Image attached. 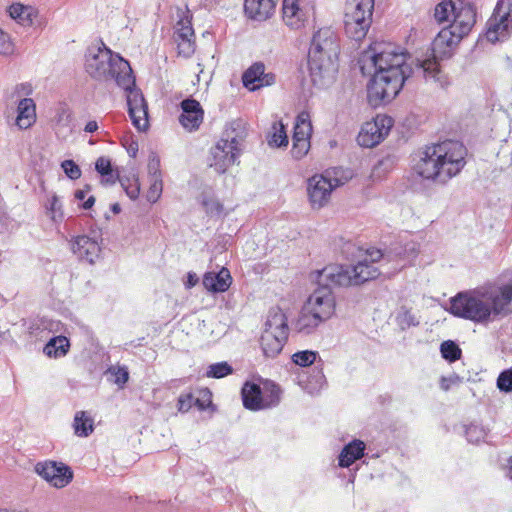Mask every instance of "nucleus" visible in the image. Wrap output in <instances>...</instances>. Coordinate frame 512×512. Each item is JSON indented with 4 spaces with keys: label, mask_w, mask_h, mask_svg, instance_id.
Here are the masks:
<instances>
[{
    "label": "nucleus",
    "mask_w": 512,
    "mask_h": 512,
    "mask_svg": "<svg viewBox=\"0 0 512 512\" xmlns=\"http://www.w3.org/2000/svg\"><path fill=\"white\" fill-rule=\"evenodd\" d=\"M408 55L391 44L374 43L362 53L359 60L363 75H371L367 84V98L371 106L390 103L412 75L422 77L443 87L444 76L432 60L407 63Z\"/></svg>",
    "instance_id": "nucleus-1"
},
{
    "label": "nucleus",
    "mask_w": 512,
    "mask_h": 512,
    "mask_svg": "<svg viewBox=\"0 0 512 512\" xmlns=\"http://www.w3.org/2000/svg\"><path fill=\"white\" fill-rule=\"evenodd\" d=\"M382 258L380 250H369L367 256L356 265H329L315 271L318 287L304 305L327 321L334 314L336 306L332 286L360 285L377 278L381 272L375 262Z\"/></svg>",
    "instance_id": "nucleus-2"
},
{
    "label": "nucleus",
    "mask_w": 512,
    "mask_h": 512,
    "mask_svg": "<svg viewBox=\"0 0 512 512\" xmlns=\"http://www.w3.org/2000/svg\"><path fill=\"white\" fill-rule=\"evenodd\" d=\"M450 313L481 324L507 317L512 314V278L458 293L450 300Z\"/></svg>",
    "instance_id": "nucleus-3"
},
{
    "label": "nucleus",
    "mask_w": 512,
    "mask_h": 512,
    "mask_svg": "<svg viewBox=\"0 0 512 512\" xmlns=\"http://www.w3.org/2000/svg\"><path fill=\"white\" fill-rule=\"evenodd\" d=\"M466 147L456 140L425 146L413 158L414 172L424 180L446 184L466 164Z\"/></svg>",
    "instance_id": "nucleus-4"
},
{
    "label": "nucleus",
    "mask_w": 512,
    "mask_h": 512,
    "mask_svg": "<svg viewBox=\"0 0 512 512\" xmlns=\"http://www.w3.org/2000/svg\"><path fill=\"white\" fill-rule=\"evenodd\" d=\"M339 53L340 44L334 31L323 28L313 35L308 52V70L314 86L326 88L334 82Z\"/></svg>",
    "instance_id": "nucleus-5"
},
{
    "label": "nucleus",
    "mask_w": 512,
    "mask_h": 512,
    "mask_svg": "<svg viewBox=\"0 0 512 512\" xmlns=\"http://www.w3.org/2000/svg\"><path fill=\"white\" fill-rule=\"evenodd\" d=\"M85 70L91 78L100 82H115L122 89L134 84L130 64L114 53L104 43L101 47L90 48L85 55Z\"/></svg>",
    "instance_id": "nucleus-6"
},
{
    "label": "nucleus",
    "mask_w": 512,
    "mask_h": 512,
    "mask_svg": "<svg viewBox=\"0 0 512 512\" xmlns=\"http://www.w3.org/2000/svg\"><path fill=\"white\" fill-rule=\"evenodd\" d=\"M246 137V128L242 120L230 122L219 141L210 149L208 165L218 174H224L241 154V142Z\"/></svg>",
    "instance_id": "nucleus-7"
},
{
    "label": "nucleus",
    "mask_w": 512,
    "mask_h": 512,
    "mask_svg": "<svg viewBox=\"0 0 512 512\" xmlns=\"http://www.w3.org/2000/svg\"><path fill=\"white\" fill-rule=\"evenodd\" d=\"M353 176L350 169L341 167L327 170L325 174H315L307 180V194L313 209L326 206L330 200L332 191L344 185Z\"/></svg>",
    "instance_id": "nucleus-8"
},
{
    "label": "nucleus",
    "mask_w": 512,
    "mask_h": 512,
    "mask_svg": "<svg viewBox=\"0 0 512 512\" xmlns=\"http://www.w3.org/2000/svg\"><path fill=\"white\" fill-rule=\"evenodd\" d=\"M374 0H347L344 15L346 35L355 40H362L372 23Z\"/></svg>",
    "instance_id": "nucleus-9"
},
{
    "label": "nucleus",
    "mask_w": 512,
    "mask_h": 512,
    "mask_svg": "<svg viewBox=\"0 0 512 512\" xmlns=\"http://www.w3.org/2000/svg\"><path fill=\"white\" fill-rule=\"evenodd\" d=\"M486 26L485 35L489 42L507 39L512 33V0H498Z\"/></svg>",
    "instance_id": "nucleus-10"
},
{
    "label": "nucleus",
    "mask_w": 512,
    "mask_h": 512,
    "mask_svg": "<svg viewBox=\"0 0 512 512\" xmlns=\"http://www.w3.org/2000/svg\"><path fill=\"white\" fill-rule=\"evenodd\" d=\"M393 119L387 115H377L372 121L364 123L358 136L360 146L371 148L378 145L389 134Z\"/></svg>",
    "instance_id": "nucleus-11"
},
{
    "label": "nucleus",
    "mask_w": 512,
    "mask_h": 512,
    "mask_svg": "<svg viewBox=\"0 0 512 512\" xmlns=\"http://www.w3.org/2000/svg\"><path fill=\"white\" fill-rule=\"evenodd\" d=\"M476 17L477 12L473 0H456L453 20L447 28L463 39L474 27Z\"/></svg>",
    "instance_id": "nucleus-12"
},
{
    "label": "nucleus",
    "mask_w": 512,
    "mask_h": 512,
    "mask_svg": "<svg viewBox=\"0 0 512 512\" xmlns=\"http://www.w3.org/2000/svg\"><path fill=\"white\" fill-rule=\"evenodd\" d=\"M462 39L459 38L454 32L449 30L447 27H444L434 38L432 44H431V51H432V57H427L424 59H416L415 62L418 61H426V60H432L435 62L436 67L438 71L444 76L445 83L443 84V87L448 83L447 77L445 74L441 71L438 60H442L445 58H449L452 55L453 48L461 41Z\"/></svg>",
    "instance_id": "nucleus-13"
},
{
    "label": "nucleus",
    "mask_w": 512,
    "mask_h": 512,
    "mask_svg": "<svg viewBox=\"0 0 512 512\" xmlns=\"http://www.w3.org/2000/svg\"><path fill=\"white\" fill-rule=\"evenodd\" d=\"M35 472L55 488L66 487L73 480V471L62 462H38Z\"/></svg>",
    "instance_id": "nucleus-14"
},
{
    "label": "nucleus",
    "mask_w": 512,
    "mask_h": 512,
    "mask_svg": "<svg viewBox=\"0 0 512 512\" xmlns=\"http://www.w3.org/2000/svg\"><path fill=\"white\" fill-rule=\"evenodd\" d=\"M124 90L127 92L128 114L133 126L138 131H146L149 126L148 106L142 92L136 88L135 83Z\"/></svg>",
    "instance_id": "nucleus-15"
},
{
    "label": "nucleus",
    "mask_w": 512,
    "mask_h": 512,
    "mask_svg": "<svg viewBox=\"0 0 512 512\" xmlns=\"http://www.w3.org/2000/svg\"><path fill=\"white\" fill-rule=\"evenodd\" d=\"M276 75L272 72H265V65L262 62L253 63L242 75V83L250 91H256L262 87L275 84Z\"/></svg>",
    "instance_id": "nucleus-16"
},
{
    "label": "nucleus",
    "mask_w": 512,
    "mask_h": 512,
    "mask_svg": "<svg viewBox=\"0 0 512 512\" xmlns=\"http://www.w3.org/2000/svg\"><path fill=\"white\" fill-rule=\"evenodd\" d=\"M174 42L178 56L188 59L192 56V15L180 17L174 26Z\"/></svg>",
    "instance_id": "nucleus-17"
},
{
    "label": "nucleus",
    "mask_w": 512,
    "mask_h": 512,
    "mask_svg": "<svg viewBox=\"0 0 512 512\" xmlns=\"http://www.w3.org/2000/svg\"><path fill=\"white\" fill-rule=\"evenodd\" d=\"M71 249L80 260L87 261L90 264L95 262L101 251L98 242L87 235L75 237Z\"/></svg>",
    "instance_id": "nucleus-18"
},
{
    "label": "nucleus",
    "mask_w": 512,
    "mask_h": 512,
    "mask_svg": "<svg viewBox=\"0 0 512 512\" xmlns=\"http://www.w3.org/2000/svg\"><path fill=\"white\" fill-rule=\"evenodd\" d=\"M230 271L223 267L217 273L207 272L204 274L202 284L206 290L212 293H223L227 291L232 284Z\"/></svg>",
    "instance_id": "nucleus-19"
},
{
    "label": "nucleus",
    "mask_w": 512,
    "mask_h": 512,
    "mask_svg": "<svg viewBox=\"0 0 512 512\" xmlns=\"http://www.w3.org/2000/svg\"><path fill=\"white\" fill-rule=\"evenodd\" d=\"M275 11L274 0H244V12L248 18L264 21Z\"/></svg>",
    "instance_id": "nucleus-20"
},
{
    "label": "nucleus",
    "mask_w": 512,
    "mask_h": 512,
    "mask_svg": "<svg viewBox=\"0 0 512 512\" xmlns=\"http://www.w3.org/2000/svg\"><path fill=\"white\" fill-rule=\"evenodd\" d=\"M198 203L210 218H220L223 214L224 206L216 197L215 191L211 186L202 188L198 196Z\"/></svg>",
    "instance_id": "nucleus-21"
},
{
    "label": "nucleus",
    "mask_w": 512,
    "mask_h": 512,
    "mask_svg": "<svg viewBox=\"0 0 512 512\" xmlns=\"http://www.w3.org/2000/svg\"><path fill=\"white\" fill-rule=\"evenodd\" d=\"M212 392L209 388H199L194 395V409L200 413V419L205 421L211 419L218 411L212 401Z\"/></svg>",
    "instance_id": "nucleus-22"
},
{
    "label": "nucleus",
    "mask_w": 512,
    "mask_h": 512,
    "mask_svg": "<svg viewBox=\"0 0 512 512\" xmlns=\"http://www.w3.org/2000/svg\"><path fill=\"white\" fill-rule=\"evenodd\" d=\"M326 320L322 319L318 313L310 310L307 306H303L296 322L294 323V328L298 333L309 335L313 333L317 327L325 322Z\"/></svg>",
    "instance_id": "nucleus-23"
},
{
    "label": "nucleus",
    "mask_w": 512,
    "mask_h": 512,
    "mask_svg": "<svg viewBox=\"0 0 512 512\" xmlns=\"http://www.w3.org/2000/svg\"><path fill=\"white\" fill-rule=\"evenodd\" d=\"M287 338L288 336L283 332L272 333L263 331L260 338L263 354L270 358L276 357L282 351Z\"/></svg>",
    "instance_id": "nucleus-24"
},
{
    "label": "nucleus",
    "mask_w": 512,
    "mask_h": 512,
    "mask_svg": "<svg viewBox=\"0 0 512 512\" xmlns=\"http://www.w3.org/2000/svg\"><path fill=\"white\" fill-rule=\"evenodd\" d=\"M243 406L251 411L263 409V393L261 387L253 382H246L241 390Z\"/></svg>",
    "instance_id": "nucleus-25"
},
{
    "label": "nucleus",
    "mask_w": 512,
    "mask_h": 512,
    "mask_svg": "<svg viewBox=\"0 0 512 512\" xmlns=\"http://www.w3.org/2000/svg\"><path fill=\"white\" fill-rule=\"evenodd\" d=\"M36 121V105L32 98L24 97L17 106L16 125L27 129Z\"/></svg>",
    "instance_id": "nucleus-26"
},
{
    "label": "nucleus",
    "mask_w": 512,
    "mask_h": 512,
    "mask_svg": "<svg viewBox=\"0 0 512 512\" xmlns=\"http://www.w3.org/2000/svg\"><path fill=\"white\" fill-rule=\"evenodd\" d=\"M282 18L292 29H299L304 24L305 14L299 8L297 0H283Z\"/></svg>",
    "instance_id": "nucleus-27"
},
{
    "label": "nucleus",
    "mask_w": 512,
    "mask_h": 512,
    "mask_svg": "<svg viewBox=\"0 0 512 512\" xmlns=\"http://www.w3.org/2000/svg\"><path fill=\"white\" fill-rule=\"evenodd\" d=\"M365 451V444L361 440H353L345 445L338 457L340 467L348 468L356 460L363 457Z\"/></svg>",
    "instance_id": "nucleus-28"
},
{
    "label": "nucleus",
    "mask_w": 512,
    "mask_h": 512,
    "mask_svg": "<svg viewBox=\"0 0 512 512\" xmlns=\"http://www.w3.org/2000/svg\"><path fill=\"white\" fill-rule=\"evenodd\" d=\"M272 333L283 332L288 336V323L285 313L278 307L271 308L264 323V330Z\"/></svg>",
    "instance_id": "nucleus-29"
},
{
    "label": "nucleus",
    "mask_w": 512,
    "mask_h": 512,
    "mask_svg": "<svg viewBox=\"0 0 512 512\" xmlns=\"http://www.w3.org/2000/svg\"><path fill=\"white\" fill-rule=\"evenodd\" d=\"M9 15L22 26H31L37 11L32 6H26L20 3H14L9 7Z\"/></svg>",
    "instance_id": "nucleus-30"
},
{
    "label": "nucleus",
    "mask_w": 512,
    "mask_h": 512,
    "mask_svg": "<svg viewBox=\"0 0 512 512\" xmlns=\"http://www.w3.org/2000/svg\"><path fill=\"white\" fill-rule=\"evenodd\" d=\"M70 348L69 339L65 336H54L44 346L43 352L50 358L65 356Z\"/></svg>",
    "instance_id": "nucleus-31"
},
{
    "label": "nucleus",
    "mask_w": 512,
    "mask_h": 512,
    "mask_svg": "<svg viewBox=\"0 0 512 512\" xmlns=\"http://www.w3.org/2000/svg\"><path fill=\"white\" fill-rule=\"evenodd\" d=\"M74 433L79 437L89 436L93 430V419L85 411H78L73 422Z\"/></svg>",
    "instance_id": "nucleus-32"
},
{
    "label": "nucleus",
    "mask_w": 512,
    "mask_h": 512,
    "mask_svg": "<svg viewBox=\"0 0 512 512\" xmlns=\"http://www.w3.org/2000/svg\"><path fill=\"white\" fill-rule=\"evenodd\" d=\"M312 134V124L309 115L301 113L296 119L292 139L310 140Z\"/></svg>",
    "instance_id": "nucleus-33"
},
{
    "label": "nucleus",
    "mask_w": 512,
    "mask_h": 512,
    "mask_svg": "<svg viewBox=\"0 0 512 512\" xmlns=\"http://www.w3.org/2000/svg\"><path fill=\"white\" fill-rule=\"evenodd\" d=\"M456 0H444L438 3L434 9V17L438 23L450 21V16L454 15Z\"/></svg>",
    "instance_id": "nucleus-34"
},
{
    "label": "nucleus",
    "mask_w": 512,
    "mask_h": 512,
    "mask_svg": "<svg viewBox=\"0 0 512 512\" xmlns=\"http://www.w3.org/2000/svg\"><path fill=\"white\" fill-rule=\"evenodd\" d=\"M233 367L226 361L217 362L207 367L203 377L220 379L233 373Z\"/></svg>",
    "instance_id": "nucleus-35"
},
{
    "label": "nucleus",
    "mask_w": 512,
    "mask_h": 512,
    "mask_svg": "<svg viewBox=\"0 0 512 512\" xmlns=\"http://www.w3.org/2000/svg\"><path fill=\"white\" fill-rule=\"evenodd\" d=\"M118 181L131 200H136L140 194V183L136 175L132 177L118 176Z\"/></svg>",
    "instance_id": "nucleus-36"
},
{
    "label": "nucleus",
    "mask_w": 512,
    "mask_h": 512,
    "mask_svg": "<svg viewBox=\"0 0 512 512\" xmlns=\"http://www.w3.org/2000/svg\"><path fill=\"white\" fill-rule=\"evenodd\" d=\"M179 106L182 112L178 117V121L184 129L192 132V95L181 101Z\"/></svg>",
    "instance_id": "nucleus-37"
},
{
    "label": "nucleus",
    "mask_w": 512,
    "mask_h": 512,
    "mask_svg": "<svg viewBox=\"0 0 512 512\" xmlns=\"http://www.w3.org/2000/svg\"><path fill=\"white\" fill-rule=\"evenodd\" d=\"M281 390L274 383H266L263 394V409L275 407L280 402Z\"/></svg>",
    "instance_id": "nucleus-38"
},
{
    "label": "nucleus",
    "mask_w": 512,
    "mask_h": 512,
    "mask_svg": "<svg viewBox=\"0 0 512 512\" xmlns=\"http://www.w3.org/2000/svg\"><path fill=\"white\" fill-rule=\"evenodd\" d=\"M440 352L442 357L450 363L460 359L462 354L460 347L452 340L444 341L440 345Z\"/></svg>",
    "instance_id": "nucleus-39"
},
{
    "label": "nucleus",
    "mask_w": 512,
    "mask_h": 512,
    "mask_svg": "<svg viewBox=\"0 0 512 512\" xmlns=\"http://www.w3.org/2000/svg\"><path fill=\"white\" fill-rule=\"evenodd\" d=\"M272 129L274 131L271 135V138L268 140L269 145L273 147L287 146L288 137L282 122H275L272 126Z\"/></svg>",
    "instance_id": "nucleus-40"
},
{
    "label": "nucleus",
    "mask_w": 512,
    "mask_h": 512,
    "mask_svg": "<svg viewBox=\"0 0 512 512\" xmlns=\"http://www.w3.org/2000/svg\"><path fill=\"white\" fill-rule=\"evenodd\" d=\"M45 207L47 210V214L54 222H61L63 220V205L56 194L52 195L48 204H46Z\"/></svg>",
    "instance_id": "nucleus-41"
},
{
    "label": "nucleus",
    "mask_w": 512,
    "mask_h": 512,
    "mask_svg": "<svg viewBox=\"0 0 512 512\" xmlns=\"http://www.w3.org/2000/svg\"><path fill=\"white\" fill-rule=\"evenodd\" d=\"M488 432L486 428L479 424H470L465 429V435L470 443H480L485 440Z\"/></svg>",
    "instance_id": "nucleus-42"
},
{
    "label": "nucleus",
    "mask_w": 512,
    "mask_h": 512,
    "mask_svg": "<svg viewBox=\"0 0 512 512\" xmlns=\"http://www.w3.org/2000/svg\"><path fill=\"white\" fill-rule=\"evenodd\" d=\"M396 322L401 330H406L419 324L415 315L405 307H401V309L398 311Z\"/></svg>",
    "instance_id": "nucleus-43"
},
{
    "label": "nucleus",
    "mask_w": 512,
    "mask_h": 512,
    "mask_svg": "<svg viewBox=\"0 0 512 512\" xmlns=\"http://www.w3.org/2000/svg\"><path fill=\"white\" fill-rule=\"evenodd\" d=\"M54 122L57 126L69 128V131H72V129L70 128V124L72 122V112L67 105L61 104L57 107L54 116Z\"/></svg>",
    "instance_id": "nucleus-44"
},
{
    "label": "nucleus",
    "mask_w": 512,
    "mask_h": 512,
    "mask_svg": "<svg viewBox=\"0 0 512 512\" xmlns=\"http://www.w3.org/2000/svg\"><path fill=\"white\" fill-rule=\"evenodd\" d=\"M150 186L146 193V199L151 204L156 203L162 195L163 181L162 178H149Z\"/></svg>",
    "instance_id": "nucleus-45"
},
{
    "label": "nucleus",
    "mask_w": 512,
    "mask_h": 512,
    "mask_svg": "<svg viewBox=\"0 0 512 512\" xmlns=\"http://www.w3.org/2000/svg\"><path fill=\"white\" fill-rule=\"evenodd\" d=\"M317 353L310 350L299 351L292 355V360L301 367L310 366L316 360Z\"/></svg>",
    "instance_id": "nucleus-46"
},
{
    "label": "nucleus",
    "mask_w": 512,
    "mask_h": 512,
    "mask_svg": "<svg viewBox=\"0 0 512 512\" xmlns=\"http://www.w3.org/2000/svg\"><path fill=\"white\" fill-rule=\"evenodd\" d=\"M310 140L292 139L291 155L294 159H302L310 149Z\"/></svg>",
    "instance_id": "nucleus-47"
},
{
    "label": "nucleus",
    "mask_w": 512,
    "mask_h": 512,
    "mask_svg": "<svg viewBox=\"0 0 512 512\" xmlns=\"http://www.w3.org/2000/svg\"><path fill=\"white\" fill-rule=\"evenodd\" d=\"M496 385L501 392H512V368L506 369L499 374Z\"/></svg>",
    "instance_id": "nucleus-48"
},
{
    "label": "nucleus",
    "mask_w": 512,
    "mask_h": 512,
    "mask_svg": "<svg viewBox=\"0 0 512 512\" xmlns=\"http://www.w3.org/2000/svg\"><path fill=\"white\" fill-rule=\"evenodd\" d=\"M149 178H162L160 157L156 152H151L148 160Z\"/></svg>",
    "instance_id": "nucleus-49"
},
{
    "label": "nucleus",
    "mask_w": 512,
    "mask_h": 512,
    "mask_svg": "<svg viewBox=\"0 0 512 512\" xmlns=\"http://www.w3.org/2000/svg\"><path fill=\"white\" fill-rule=\"evenodd\" d=\"M108 372L114 375V383L121 388L124 387L129 380V372L126 366L110 367Z\"/></svg>",
    "instance_id": "nucleus-50"
},
{
    "label": "nucleus",
    "mask_w": 512,
    "mask_h": 512,
    "mask_svg": "<svg viewBox=\"0 0 512 512\" xmlns=\"http://www.w3.org/2000/svg\"><path fill=\"white\" fill-rule=\"evenodd\" d=\"M61 167L65 175L71 180H77L81 177V169L74 160H64L61 163Z\"/></svg>",
    "instance_id": "nucleus-51"
},
{
    "label": "nucleus",
    "mask_w": 512,
    "mask_h": 512,
    "mask_svg": "<svg viewBox=\"0 0 512 512\" xmlns=\"http://www.w3.org/2000/svg\"><path fill=\"white\" fill-rule=\"evenodd\" d=\"M409 247H405L403 251L397 252V255L400 258V261L403 263L400 264L399 269L403 268L407 263H409L412 259H414L417 256V249L415 248V244H409Z\"/></svg>",
    "instance_id": "nucleus-52"
},
{
    "label": "nucleus",
    "mask_w": 512,
    "mask_h": 512,
    "mask_svg": "<svg viewBox=\"0 0 512 512\" xmlns=\"http://www.w3.org/2000/svg\"><path fill=\"white\" fill-rule=\"evenodd\" d=\"M14 53V44L10 36L0 29V54L11 55Z\"/></svg>",
    "instance_id": "nucleus-53"
},
{
    "label": "nucleus",
    "mask_w": 512,
    "mask_h": 512,
    "mask_svg": "<svg viewBox=\"0 0 512 512\" xmlns=\"http://www.w3.org/2000/svg\"><path fill=\"white\" fill-rule=\"evenodd\" d=\"M95 169L101 176L110 175L113 168L110 159L100 157L95 162Z\"/></svg>",
    "instance_id": "nucleus-54"
},
{
    "label": "nucleus",
    "mask_w": 512,
    "mask_h": 512,
    "mask_svg": "<svg viewBox=\"0 0 512 512\" xmlns=\"http://www.w3.org/2000/svg\"><path fill=\"white\" fill-rule=\"evenodd\" d=\"M177 406L180 412H188L192 408V391L180 395Z\"/></svg>",
    "instance_id": "nucleus-55"
},
{
    "label": "nucleus",
    "mask_w": 512,
    "mask_h": 512,
    "mask_svg": "<svg viewBox=\"0 0 512 512\" xmlns=\"http://www.w3.org/2000/svg\"><path fill=\"white\" fill-rule=\"evenodd\" d=\"M204 118V110L202 109L200 103L194 99V131H196Z\"/></svg>",
    "instance_id": "nucleus-56"
},
{
    "label": "nucleus",
    "mask_w": 512,
    "mask_h": 512,
    "mask_svg": "<svg viewBox=\"0 0 512 512\" xmlns=\"http://www.w3.org/2000/svg\"><path fill=\"white\" fill-rule=\"evenodd\" d=\"M15 94L17 96H29L33 92L32 85L30 83H20L15 87Z\"/></svg>",
    "instance_id": "nucleus-57"
},
{
    "label": "nucleus",
    "mask_w": 512,
    "mask_h": 512,
    "mask_svg": "<svg viewBox=\"0 0 512 512\" xmlns=\"http://www.w3.org/2000/svg\"><path fill=\"white\" fill-rule=\"evenodd\" d=\"M458 376L453 377H442L440 380V387L444 391H448L452 384H455L458 381Z\"/></svg>",
    "instance_id": "nucleus-58"
},
{
    "label": "nucleus",
    "mask_w": 512,
    "mask_h": 512,
    "mask_svg": "<svg viewBox=\"0 0 512 512\" xmlns=\"http://www.w3.org/2000/svg\"><path fill=\"white\" fill-rule=\"evenodd\" d=\"M90 190H91V186L88 184L85 185L84 189L76 190L74 193L75 199H77L79 201H83L86 197L87 192H89Z\"/></svg>",
    "instance_id": "nucleus-59"
},
{
    "label": "nucleus",
    "mask_w": 512,
    "mask_h": 512,
    "mask_svg": "<svg viewBox=\"0 0 512 512\" xmlns=\"http://www.w3.org/2000/svg\"><path fill=\"white\" fill-rule=\"evenodd\" d=\"M118 176H120L119 174L115 175L114 172L112 171L110 175H106V176H102V182L106 185H113L116 183V181H118Z\"/></svg>",
    "instance_id": "nucleus-60"
},
{
    "label": "nucleus",
    "mask_w": 512,
    "mask_h": 512,
    "mask_svg": "<svg viewBox=\"0 0 512 512\" xmlns=\"http://www.w3.org/2000/svg\"><path fill=\"white\" fill-rule=\"evenodd\" d=\"M98 130V124L96 121L91 120L85 125L84 131L87 133H94Z\"/></svg>",
    "instance_id": "nucleus-61"
},
{
    "label": "nucleus",
    "mask_w": 512,
    "mask_h": 512,
    "mask_svg": "<svg viewBox=\"0 0 512 512\" xmlns=\"http://www.w3.org/2000/svg\"><path fill=\"white\" fill-rule=\"evenodd\" d=\"M95 204V197L89 196L83 203L81 204V208L84 210H89L93 207Z\"/></svg>",
    "instance_id": "nucleus-62"
},
{
    "label": "nucleus",
    "mask_w": 512,
    "mask_h": 512,
    "mask_svg": "<svg viewBox=\"0 0 512 512\" xmlns=\"http://www.w3.org/2000/svg\"><path fill=\"white\" fill-rule=\"evenodd\" d=\"M184 284L187 289L192 288V271L187 272Z\"/></svg>",
    "instance_id": "nucleus-63"
},
{
    "label": "nucleus",
    "mask_w": 512,
    "mask_h": 512,
    "mask_svg": "<svg viewBox=\"0 0 512 512\" xmlns=\"http://www.w3.org/2000/svg\"><path fill=\"white\" fill-rule=\"evenodd\" d=\"M110 209L111 211L114 213V214H118L120 213L121 211V206L119 203H113L111 206H110Z\"/></svg>",
    "instance_id": "nucleus-64"
}]
</instances>
